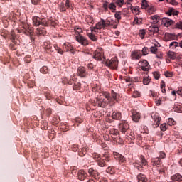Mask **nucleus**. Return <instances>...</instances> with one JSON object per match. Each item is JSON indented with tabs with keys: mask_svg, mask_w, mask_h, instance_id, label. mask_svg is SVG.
<instances>
[{
	"mask_svg": "<svg viewBox=\"0 0 182 182\" xmlns=\"http://www.w3.org/2000/svg\"><path fill=\"white\" fill-rule=\"evenodd\" d=\"M119 98V94L114 91L112 92V95H110V92H100V96H97L95 100H91V104L95 107L106 108L110 102H114V100L117 101Z\"/></svg>",
	"mask_w": 182,
	"mask_h": 182,
	"instance_id": "f257e3e1",
	"label": "nucleus"
},
{
	"mask_svg": "<svg viewBox=\"0 0 182 182\" xmlns=\"http://www.w3.org/2000/svg\"><path fill=\"white\" fill-rule=\"evenodd\" d=\"M92 157L94 159V160L96 161L98 166L100 167H105L106 166V162H110L112 161V158L110 156V154L105 153L99 154L97 152H94L92 154Z\"/></svg>",
	"mask_w": 182,
	"mask_h": 182,
	"instance_id": "f03ea898",
	"label": "nucleus"
},
{
	"mask_svg": "<svg viewBox=\"0 0 182 182\" xmlns=\"http://www.w3.org/2000/svg\"><path fill=\"white\" fill-rule=\"evenodd\" d=\"M113 23H114V21H112V19L110 21L109 19L105 20L102 18L100 21H98V23H96L95 27H93L91 31L97 32V31H101L102 28L106 29V28L113 26Z\"/></svg>",
	"mask_w": 182,
	"mask_h": 182,
	"instance_id": "7ed1b4c3",
	"label": "nucleus"
},
{
	"mask_svg": "<svg viewBox=\"0 0 182 182\" xmlns=\"http://www.w3.org/2000/svg\"><path fill=\"white\" fill-rule=\"evenodd\" d=\"M41 25L44 27L56 26L57 23L53 19H50L48 17H43L41 18Z\"/></svg>",
	"mask_w": 182,
	"mask_h": 182,
	"instance_id": "20e7f679",
	"label": "nucleus"
},
{
	"mask_svg": "<svg viewBox=\"0 0 182 182\" xmlns=\"http://www.w3.org/2000/svg\"><path fill=\"white\" fill-rule=\"evenodd\" d=\"M129 124L126 120H122V122L119 124V129L122 132V134H126L125 136L127 138V134L129 132Z\"/></svg>",
	"mask_w": 182,
	"mask_h": 182,
	"instance_id": "39448f33",
	"label": "nucleus"
},
{
	"mask_svg": "<svg viewBox=\"0 0 182 182\" xmlns=\"http://www.w3.org/2000/svg\"><path fill=\"white\" fill-rule=\"evenodd\" d=\"M151 117L154 119L153 125L154 126V128L159 127L160 125V121H161L159 114L157 113V112H152Z\"/></svg>",
	"mask_w": 182,
	"mask_h": 182,
	"instance_id": "423d86ee",
	"label": "nucleus"
},
{
	"mask_svg": "<svg viewBox=\"0 0 182 182\" xmlns=\"http://www.w3.org/2000/svg\"><path fill=\"white\" fill-rule=\"evenodd\" d=\"M93 58L96 61H102L104 58V51L102 48H97L94 52Z\"/></svg>",
	"mask_w": 182,
	"mask_h": 182,
	"instance_id": "0eeeda50",
	"label": "nucleus"
},
{
	"mask_svg": "<svg viewBox=\"0 0 182 182\" xmlns=\"http://www.w3.org/2000/svg\"><path fill=\"white\" fill-rule=\"evenodd\" d=\"M105 64L110 68L116 69L118 68L119 61L117 57L112 58L109 61H106Z\"/></svg>",
	"mask_w": 182,
	"mask_h": 182,
	"instance_id": "6e6552de",
	"label": "nucleus"
},
{
	"mask_svg": "<svg viewBox=\"0 0 182 182\" xmlns=\"http://www.w3.org/2000/svg\"><path fill=\"white\" fill-rule=\"evenodd\" d=\"M18 32L24 33L26 36H33V28L23 27L22 29L18 30Z\"/></svg>",
	"mask_w": 182,
	"mask_h": 182,
	"instance_id": "1a4fd4ad",
	"label": "nucleus"
},
{
	"mask_svg": "<svg viewBox=\"0 0 182 182\" xmlns=\"http://www.w3.org/2000/svg\"><path fill=\"white\" fill-rule=\"evenodd\" d=\"M113 156L114 159H117L120 164H124L127 162L125 156L122 154H119V152H113Z\"/></svg>",
	"mask_w": 182,
	"mask_h": 182,
	"instance_id": "9d476101",
	"label": "nucleus"
},
{
	"mask_svg": "<svg viewBox=\"0 0 182 182\" xmlns=\"http://www.w3.org/2000/svg\"><path fill=\"white\" fill-rule=\"evenodd\" d=\"M76 40L78 42V43L82 44L84 46H87V45H89V41L83 36H81V35L77 36Z\"/></svg>",
	"mask_w": 182,
	"mask_h": 182,
	"instance_id": "9b49d317",
	"label": "nucleus"
},
{
	"mask_svg": "<svg viewBox=\"0 0 182 182\" xmlns=\"http://www.w3.org/2000/svg\"><path fill=\"white\" fill-rule=\"evenodd\" d=\"M175 21L173 19L168 18V17H164L161 19V24L164 25L165 27L171 26V25H174Z\"/></svg>",
	"mask_w": 182,
	"mask_h": 182,
	"instance_id": "f8f14e48",
	"label": "nucleus"
},
{
	"mask_svg": "<svg viewBox=\"0 0 182 182\" xmlns=\"http://www.w3.org/2000/svg\"><path fill=\"white\" fill-rule=\"evenodd\" d=\"M63 48L65 51H70L71 53H73V55L75 53L73 47L71 44H70V43H64L63 45Z\"/></svg>",
	"mask_w": 182,
	"mask_h": 182,
	"instance_id": "ddd939ff",
	"label": "nucleus"
},
{
	"mask_svg": "<svg viewBox=\"0 0 182 182\" xmlns=\"http://www.w3.org/2000/svg\"><path fill=\"white\" fill-rule=\"evenodd\" d=\"M77 81V78L75 77V76H74V75H73L70 79L68 78H64V80H63V83H64V85H73V83L76 82Z\"/></svg>",
	"mask_w": 182,
	"mask_h": 182,
	"instance_id": "4468645a",
	"label": "nucleus"
},
{
	"mask_svg": "<svg viewBox=\"0 0 182 182\" xmlns=\"http://www.w3.org/2000/svg\"><path fill=\"white\" fill-rule=\"evenodd\" d=\"M88 173H90L94 179L99 180L100 178V173L97 171H95L94 168L88 169Z\"/></svg>",
	"mask_w": 182,
	"mask_h": 182,
	"instance_id": "2eb2a0df",
	"label": "nucleus"
},
{
	"mask_svg": "<svg viewBox=\"0 0 182 182\" xmlns=\"http://www.w3.org/2000/svg\"><path fill=\"white\" fill-rule=\"evenodd\" d=\"M166 14L168 16H178L179 11L176 10V9L174 8H168Z\"/></svg>",
	"mask_w": 182,
	"mask_h": 182,
	"instance_id": "dca6fc26",
	"label": "nucleus"
},
{
	"mask_svg": "<svg viewBox=\"0 0 182 182\" xmlns=\"http://www.w3.org/2000/svg\"><path fill=\"white\" fill-rule=\"evenodd\" d=\"M109 134L114 136H112L114 141H117V139L119 138V132L117 129H110Z\"/></svg>",
	"mask_w": 182,
	"mask_h": 182,
	"instance_id": "f3484780",
	"label": "nucleus"
},
{
	"mask_svg": "<svg viewBox=\"0 0 182 182\" xmlns=\"http://www.w3.org/2000/svg\"><path fill=\"white\" fill-rule=\"evenodd\" d=\"M32 24L34 27H38L41 25V18L39 16H33L32 17Z\"/></svg>",
	"mask_w": 182,
	"mask_h": 182,
	"instance_id": "a211bd4d",
	"label": "nucleus"
},
{
	"mask_svg": "<svg viewBox=\"0 0 182 182\" xmlns=\"http://www.w3.org/2000/svg\"><path fill=\"white\" fill-rule=\"evenodd\" d=\"M77 75L81 77H85L87 76V73L84 66H80V68H77Z\"/></svg>",
	"mask_w": 182,
	"mask_h": 182,
	"instance_id": "6ab92c4d",
	"label": "nucleus"
},
{
	"mask_svg": "<svg viewBox=\"0 0 182 182\" xmlns=\"http://www.w3.org/2000/svg\"><path fill=\"white\" fill-rule=\"evenodd\" d=\"M140 119H141V114L139 113V112L133 111L132 114V121L136 122V123H138Z\"/></svg>",
	"mask_w": 182,
	"mask_h": 182,
	"instance_id": "aec40b11",
	"label": "nucleus"
},
{
	"mask_svg": "<svg viewBox=\"0 0 182 182\" xmlns=\"http://www.w3.org/2000/svg\"><path fill=\"white\" fill-rule=\"evenodd\" d=\"M131 57L132 60H139L141 58V53L140 51L134 50L132 52Z\"/></svg>",
	"mask_w": 182,
	"mask_h": 182,
	"instance_id": "412c9836",
	"label": "nucleus"
},
{
	"mask_svg": "<svg viewBox=\"0 0 182 182\" xmlns=\"http://www.w3.org/2000/svg\"><path fill=\"white\" fill-rule=\"evenodd\" d=\"M126 138L128 139L129 140H131L132 141L135 140V136L134 133L132 132L131 129L129 128L127 133L126 134Z\"/></svg>",
	"mask_w": 182,
	"mask_h": 182,
	"instance_id": "4be33fe9",
	"label": "nucleus"
},
{
	"mask_svg": "<svg viewBox=\"0 0 182 182\" xmlns=\"http://www.w3.org/2000/svg\"><path fill=\"white\" fill-rule=\"evenodd\" d=\"M87 176V173H85L83 170L78 171L77 177L79 180H85Z\"/></svg>",
	"mask_w": 182,
	"mask_h": 182,
	"instance_id": "5701e85b",
	"label": "nucleus"
},
{
	"mask_svg": "<svg viewBox=\"0 0 182 182\" xmlns=\"http://www.w3.org/2000/svg\"><path fill=\"white\" fill-rule=\"evenodd\" d=\"M171 180H173L174 182H181L182 181V175L181 173H175L171 177Z\"/></svg>",
	"mask_w": 182,
	"mask_h": 182,
	"instance_id": "b1692460",
	"label": "nucleus"
},
{
	"mask_svg": "<svg viewBox=\"0 0 182 182\" xmlns=\"http://www.w3.org/2000/svg\"><path fill=\"white\" fill-rule=\"evenodd\" d=\"M151 20L153 21L152 23L156 26H158L157 24L161 20L159 15H152L151 16Z\"/></svg>",
	"mask_w": 182,
	"mask_h": 182,
	"instance_id": "393cba45",
	"label": "nucleus"
},
{
	"mask_svg": "<svg viewBox=\"0 0 182 182\" xmlns=\"http://www.w3.org/2000/svg\"><path fill=\"white\" fill-rule=\"evenodd\" d=\"M112 117L114 119H122V113L119 111H114L112 114Z\"/></svg>",
	"mask_w": 182,
	"mask_h": 182,
	"instance_id": "a878e982",
	"label": "nucleus"
},
{
	"mask_svg": "<svg viewBox=\"0 0 182 182\" xmlns=\"http://www.w3.org/2000/svg\"><path fill=\"white\" fill-rule=\"evenodd\" d=\"M137 179L139 182H148L146 176L144 175L143 173H139L137 176Z\"/></svg>",
	"mask_w": 182,
	"mask_h": 182,
	"instance_id": "bb28decb",
	"label": "nucleus"
},
{
	"mask_svg": "<svg viewBox=\"0 0 182 182\" xmlns=\"http://www.w3.org/2000/svg\"><path fill=\"white\" fill-rule=\"evenodd\" d=\"M159 31V26H156L154 23L149 27V31L153 32V33H158Z\"/></svg>",
	"mask_w": 182,
	"mask_h": 182,
	"instance_id": "cd10ccee",
	"label": "nucleus"
},
{
	"mask_svg": "<svg viewBox=\"0 0 182 182\" xmlns=\"http://www.w3.org/2000/svg\"><path fill=\"white\" fill-rule=\"evenodd\" d=\"M47 33V31L44 28H37L36 29V34L37 36H46Z\"/></svg>",
	"mask_w": 182,
	"mask_h": 182,
	"instance_id": "c85d7f7f",
	"label": "nucleus"
},
{
	"mask_svg": "<svg viewBox=\"0 0 182 182\" xmlns=\"http://www.w3.org/2000/svg\"><path fill=\"white\" fill-rule=\"evenodd\" d=\"M151 165H153V166H156L157 165H160L161 164L160 158L157 157V158L151 159Z\"/></svg>",
	"mask_w": 182,
	"mask_h": 182,
	"instance_id": "c756f323",
	"label": "nucleus"
},
{
	"mask_svg": "<svg viewBox=\"0 0 182 182\" xmlns=\"http://www.w3.org/2000/svg\"><path fill=\"white\" fill-rule=\"evenodd\" d=\"M43 47L45 49L52 51V46H51V43L50 42V41H46V42H44Z\"/></svg>",
	"mask_w": 182,
	"mask_h": 182,
	"instance_id": "7c9ffc66",
	"label": "nucleus"
},
{
	"mask_svg": "<svg viewBox=\"0 0 182 182\" xmlns=\"http://www.w3.org/2000/svg\"><path fill=\"white\" fill-rule=\"evenodd\" d=\"M175 39V36L174 34H171V33H166L165 35V41H171V40H174Z\"/></svg>",
	"mask_w": 182,
	"mask_h": 182,
	"instance_id": "2f4dec72",
	"label": "nucleus"
},
{
	"mask_svg": "<svg viewBox=\"0 0 182 182\" xmlns=\"http://www.w3.org/2000/svg\"><path fill=\"white\" fill-rule=\"evenodd\" d=\"M177 47H179V43L178 42L173 41V42H171L169 44V48L170 49H176V48H177Z\"/></svg>",
	"mask_w": 182,
	"mask_h": 182,
	"instance_id": "473e14b6",
	"label": "nucleus"
},
{
	"mask_svg": "<svg viewBox=\"0 0 182 182\" xmlns=\"http://www.w3.org/2000/svg\"><path fill=\"white\" fill-rule=\"evenodd\" d=\"M73 89L75 90V91L80 90L81 89V83L77 82V80H76V82H74V84L73 85Z\"/></svg>",
	"mask_w": 182,
	"mask_h": 182,
	"instance_id": "72a5a7b5",
	"label": "nucleus"
},
{
	"mask_svg": "<svg viewBox=\"0 0 182 182\" xmlns=\"http://www.w3.org/2000/svg\"><path fill=\"white\" fill-rule=\"evenodd\" d=\"M114 17L117 18V22H120V20H122V12H121V11H116V13L114 14Z\"/></svg>",
	"mask_w": 182,
	"mask_h": 182,
	"instance_id": "f704fd0d",
	"label": "nucleus"
},
{
	"mask_svg": "<svg viewBox=\"0 0 182 182\" xmlns=\"http://www.w3.org/2000/svg\"><path fill=\"white\" fill-rule=\"evenodd\" d=\"M142 22H143V19L141 18L137 17V16L134 17V24L140 25L142 23Z\"/></svg>",
	"mask_w": 182,
	"mask_h": 182,
	"instance_id": "c9c22d12",
	"label": "nucleus"
},
{
	"mask_svg": "<svg viewBox=\"0 0 182 182\" xmlns=\"http://www.w3.org/2000/svg\"><path fill=\"white\" fill-rule=\"evenodd\" d=\"M141 8H142L143 9H146L147 11H148V9H149V4H148L147 0H142V2H141Z\"/></svg>",
	"mask_w": 182,
	"mask_h": 182,
	"instance_id": "e433bc0d",
	"label": "nucleus"
},
{
	"mask_svg": "<svg viewBox=\"0 0 182 182\" xmlns=\"http://www.w3.org/2000/svg\"><path fill=\"white\" fill-rule=\"evenodd\" d=\"M87 153V149L86 148H82L79 151H78V154L80 156V157H84V156H85Z\"/></svg>",
	"mask_w": 182,
	"mask_h": 182,
	"instance_id": "4c0bfd02",
	"label": "nucleus"
},
{
	"mask_svg": "<svg viewBox=\"0 0 182 182\" xmlns=\"http://www.w3.org/2000/svg\"><path fill=\"white\" fill-rule=\"evenodd\" d=\"M155 11H156V8H154V6H149V4L148 10H147L148 14H154Z\"/></svg>",
	"mask_w": 182,
	"mask_h": 182,
	"instance_id": "58836bf2",
	"label": "nucleus"
},
{
	"mask_svg": "<svg viewBox=\"0 0 182 182\" xmlns=\"http://www.w3.org/2000/svg\"><path fill=\"white\" fill-rule=\"evenodd\" d=\"M174 27L176 29H181L182 30V21L174 22Z\"/></svg>",
	"mask_w": 182,
	"mask_h": 182,
	"instance_id": "ea45409f",
	"label": "nucleus"
},
{
	"mask_svg": "<svg viewBox=\"0 0 182 182\" xmlns=\"http://www.w3.org/2000/svg\"><path fill=\"white\" fill-rule=\"evenodd\" d=\"M109 9L112 11V12H115L117 9V6L114 2H111V4H109Z\"/></svg>",
	"mask_w": 182,
	"mask_h": 182,
	"instance_id": "a19ab883",
	"label": "nucleus"
},
{
	"mask_svg": "<svg viewBox=\"0 0 182 182\" xmlns=\"http://www.w3.org/2000/svg\"><path fill=\"white\" fill-rule=\"evenodd\" d=\"M151 80V79L150 78L149 76H145L144 77V79H143V83L144 85H149V83H150V81Z\"/></svg>",
	"mask_w": 182,
	"mask_h": 182,
	"instance_id": "79ce46f5",
	"label": "nucleus"
},
{
	"mask_svg": "<svg viewBox=\"0 0 182 182\" xmlns=\"http://www.w3.org/2000/svg\"><path fill=\"white\" fill-rule=\"evenodd\" d=\"M107 173H110L111 175H112L113 173H115V170H114V167L113 166H109L107 167V168L106 169Z\"/></svg>",
	"mask_w": 182,
	"mask_h": 182,
	"instance_id": "37998d69",
	"label": "nucleus"
},
{
	"mask_svg": "<svg viewBox=\"0 0 182 182\" xmlns=\"http://www.w3.org/2000/svg\"><path fill=\"white\" fill-rule=\"evenodd\" d=\"M41 127L43 130L48 129V123L47 122H43L41 124Z\"/></svg>",
	"mask_w": 182,
	"mask_h": 182,
	"instance_id": "c03bdc74",
	"label": "nucleus"
},
{
	"mask_svg": "<svg viewBox=\"0 0 182 182\" xmlns=\"http://www.w3.org/2000/svg\"><path fill=\"white\" fill-rule=\"evenodd\" d=\"M140 161H141L140 163L141 164V167H143V166H146V165H147V161L144 156H140Z\"/></svg>",
	"mask_w": 182,
	"mask_h": 182,
	"instance_id": "a18cd8bd",
	"label": "nucleus"
},
{
	"mask_svg": "<svg viewBox=\"0 0 182 182\" xmlns=\"http://www.w3.org/2000/svg\"><path fill=\"white\" fill-rule=\"evenodd\" d=\"M168 57L171 58V59H172V60H174V59H176V53H174V51H171V50H169V51L168 52Z\"/></svg>",
	"mask_w": 182,
	"mask_h": 182,
	"instance_id": "49530a36",
	"label": "nucleus"
},
{
	"mask_svg": "<svg viewBox=\"0 0 182 182\" xmlns=\"http://www.w3.org/2000/svg\"><path fill=\"white\" fill-rule=\"evenodd\" d=\"M40 72L43 74H48L49 72L48 68H47V66H43V68L40 69Z\"/></svg>",
	"mask_w": 182,
	"mask_h": 182,
	"instance_id": "de8ad7c7",
	"label": "nucleus"
},
{
	"mask_svg": "<svg viewBox=\"0 0 182 182\" xmlns=\"http://www.w3.org/2000/svg\"><path fill=\"white\" fill-rule=\"evenodd\" d=\"M44 95L47 100H52V98H53V95H52L51 92H50L49 91L45 92Z\"/></svg>",
	"mask_w": 182,
	"mask_h": 182,
	"instance_id": "09e8293b",
	"label": "nucleus"
},
{
	"mask_svg": "<svg viewBox=\"0 0 182 182\" xmlns=\"http://www.w3.org/2000/svg\"><path fill=\"white\" fill-rule=\"evenodd\" d=\"M144 63L145 64V66H141V70H149V62H147L146 60H144Z\"/></svg>",
	"mask_w": 182,
	"mask_h": 182,
	"instance_id": "8fccbe9b",
	"label": "nucleus"
},
{
	"mask_svg": "<svg viewBox=\"0 0 182 182\" xmlns=\"http://www.w3.org/2000/svg\"><path fill=\"white\" fill-rule=\"evenodd\" d=\"M60 11H61V12L66 11L65 4H64V2H61L60 4Z\"/></svg>",
	"mask_w": 182,
	"mask_h": 182,
	"instance_id": "3c124183",
	"label": "nucleus"
},
{
	"mask_svg": "<svg viewBox=\"0 0 182 182\" xmlns=\"http://www.w3.org/2000/svg\"><path fill=\"white\" fill-rule=\"evenodd\" d=\"M166 83L164 82V81H161V90L162 92V93H166Z\"/></svg>",
	"mask_w": 182,
	"mask_h": 182,
	"instance_id": "603ef678",
	"label": "nucleus"
},
{
	"mask_svg": "<svg viewBox=\"0 0 182 182\" xmlns=\"http://www.w3.org/2000/svg\"><path fill=\"white\" fill-rule=\"evenodd\" d=\"M109 3L108 1H105L102 4V8L105 11H107V10H109Z\"/></svg>",
	"mask_w": 182,
	"mask_h": 182,
	"instance_id": "864d4df0",
	"label": "nucleus"
},
{
	"mask_svg": "<svg viewBox=\"0 0 182 182\" xmlns=\"http://www.w3.org/2000/svg\"><path fill=\"white\" fill-rule=\"evenodd\" d=\"M134 167L137 169H140L142 167L141 163L139 162V161H136V162L134 163Z\"/></svg>",
	"mask_w": 182,
	"mask_h": 182,
	"instance_id": "5fc2aeb1",
	"label": "nucleus"
},
{
	"mask_svg": "<svg viewBox=\"0 0 182 182\" xmlns=\"http://www.w3.org/2000/svg\"><path fill=\"white\" fill-rule=\"evenodd\" d=\"M145 35H146L145 30H140V31L139 32V36H140V38H141V39H144Z\"/></svg>",
	"mask_w": 182,
	"mask_h": 182,
	"instance_id": "6e6d98bb",
	"label": "nucleus"
},
{
	"mask_svg": "<svg viewBox=\"0 0 182 182\" xmlns=\"http://www.w3.org/2000/svg\"><path fill=\"white\" fill-rule=\"evenodd\" d=\"M54 48L55 49V50H57L58 53H60V55H63V51L61 48H60V47L58 46V45H54Z\"/></svg>",
	"mask_w": 182,
	"mask_h": 182,
	"instance_id": "4d7b16f0",
	"label": "nucleus"
},
{
	"mask_svg": "<svg viewBox=\"0 0 182 182\" xmlns=\"http://www.w3.org/2000/svg\"><path fill=\"white\" fill-rule=\"evenodd\" d=\"M100 90V87L99 85H94L92 87V91L94 92H99Z\"/></svg>",
	"mask_w": 182,
	"mask_h": 182,
	"instance_id": "13d9d810",
	"label": "nucleus"
},
{
	"mask_svg": "<svg viewBox=\"0 0 182 182\" xmlns=\"http://www.w3.org/2000/svg\"><path fill=\"white\" fill-rule=\"evenodd\" d=\"M168 124L170 125V126L175 125L176 122H175L174 119H173V118H169L168 122Z\"/></svg>",
	"mask_w": 182,
	"mask_h": 182,
	"instance_id": "bf43d9fd",
	"label": "nucleus"
},
{
	"mask_svg": "<svg viewBox=\"0 0 182 182\" xmlns=\"http://www.w3.org/2000/svg\"><path fill=\"white\" fill-rule=\"evenodd\" d=\"M70 0H65V10L68 9L69 8H70Z\"/></svg>",
	"mask_w": 182,
	"mask_h": 182,
	"instance_id": "052dcab7",
	"label": "nucleus"
},
{
	"mask_svg": "<svg viewBox=\"0 0 182 182\" xmlns=\"http://www.w3.org/2000/svg\"><path fill=\"white\" fill-rule=\"evenodd\" d=\"M142 53L144 55H146L149 53V48L147 47H144L142 49Z\"/></svg>",
	"mask_w": 182,
	"mask_h": 182,
	"instance_id": "680f3d73",
	"label": "nucleus"
},
{
	"mask_svg": "<svg viewBox=\"0 0 182 182\" xmlns=\"http://www.w3.org/2000/svg\"><path fill=\"white\" fill-rule=\"evenodd\" d=\"M88 37L90 38V39H91L92 41H97V38L95 36V34L93 33H88Z\"/></svg>",
	"mask_w": 182,
	"mask_h": 182,
	"instance_id": "e2e57ef3",
	"label": "nucleus"
},
{
	"mask_svg": "<svg viewBox=\"0 0 182 182\" xmlns=\"http://www.w3.org/2000/svg\"><path fill=\"white\" fill-rule=\"evenodd\" d=\"M160 129H161L162 132H166V130L167 129V128H166V124H161V126H160Z\"/></svg>",
	"mask_w": 182,
	"mask_h": 182,
	"instance_id": "0e129e2a",
	"label": "nucleus"
},
{
	"mask_svg": "<svg viewBox=\"0 0 182 182\" xmlns=\"http://www.w3.org/2000/svg\"><path fill=\"white\" fill-rule=\"evenodd\" d=\"M166 156V154L165 152H163V151H160L159 152V158H160V159H165Z\"/></svg>",
	"mask_w": 182,
	"mask_h": 182,
	"instance_id": "69168bd1",
	"label": "nucleus"
},
{
	"mask_svg": "<svg viewBox=\"0 0 182 182\" xmlns=\"http://www.w3.org/2000/svg\"><path fill=\"white\" fill-rule=\"evenodd\" d=\"M78 149V145H77V144H74L72 146L73 151L76 152L77 151Z\"/></svg>",
	"mask_w": 182,
	"mask_h": 182,
	"instance_id": "338daca9",
	"label": "nucleus"
},
{
	"mask_svg": "<svg viewBox=\"0 0 182 182\" xmlns=\"http://www.w3.org/2000/svg\"><path fill=\"white\" fill-rule=\"evenodd\" d=\"M24 61L26 62V63H29V62L31 61V59L30 55H26V56L24 58Z\"/></svg>",
	"mask_w": 182,
	"mask_h": 182,
	"instance_id": "774afa93",
	"label": "nucleus"
}]
</instances>
